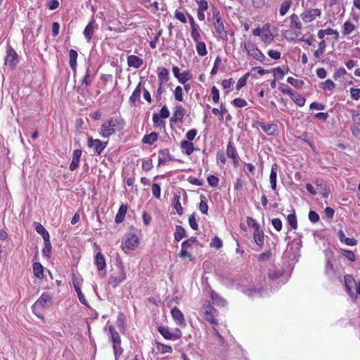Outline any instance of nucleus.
Here are the masks:
<instances>
[{
  "mask_svg": "<svg viewBox=\"0 0 360 360\" xmlns=\"http://www.w3.org/2000/svg\"><path fill=\"white\" fill-rule=\"evenodd\" d=\"M124 127L123 121L117 117H111L101 125L99 133L103 138L114 134L116 131H121Z\"/></svg>",
  "mask_w": 360,
  "mask_h": 360,
  "instance_id": "f257e3e1",
  "label": "nucleus"
},
{
  "mask_svg": "<svg viewBox=\"0 0 360 360\" xmlns=\"http://www.w3.org/2000/svg\"><path fill=\"white\" fill-rule=\"evenodd\" d=\"M52 304V297L49 293L44 292L32 306V310L38 317H40V316L37 314L36 311L39 308H49Z\"/></svg>",
  "mask_w": 360,
  "mask_h": 360,
  "instance_id": "f03ea898",
  "label": "nucleus"
},
{
  "mask_svg": "<svg viewBox=\"0 0 360 360\" xmlns=\"http://www.w3.org/2000/svg\"><path fill=\"white\" fill-rule=\"evenodd\" d=\"M241 47H243L248 55L254 59L260 62L266 60L265 56L251 42L241 44Z\"/></svg>",
  "mask_w": 360,
  "mask_h": 360,
  "instance_id": "7ed1b4c3",
  "label": "nucleus"
},
{
  "mask_svg": "<svg viewBox=\"0 0 360 360\" xmlns=\"http://www.w3.org/2000/svg\"><path fill=\"white\" fill-rule=\"evenodd\" d=\"M203 313L205 314V318L210 323L214 325H217L218 323V321L216 319V316H218L217 311L211 305L210 302L208 301L205 302L203 304Z\"/></svg>",
  "mask_w": 360,
  "mask_h": 360,
  "instance_id": "20e7f679",
  "label": "nucleus"
},
{
  "mask_svg": "<svg viewBox=\"0 0 360 360\" xmlns=\"http://www.w3.org/2000/svg\"><path fill=\"white\" fill-rule=\"evenodd\" d=\"M126 279V274L124 269H120L117 272L110 274L108 280V284L113 288H116L119 284Z\"/></svg>",
  "mask_w": 360,
  "mask_h": 360,
  "instance_id": "39448f33",
  "label": "nucleus"
},
{
  "mask_svg": "<svg viewBox=\"0 0 360 360\" xmlns=\"http://www.w3.org/2000/svg\"><path fill=\"white\" fill-rule=\"evenodd\" d=\"M108 142H102L99 139H94L91 136L88 137L87 146L89 148H93L94 153L99 155L106 147Z\"/></svg>",
  "mask_w": 360,
  "mask_h": 360,
  "instance_id": "423d86ee",
  "label": "nucleus"
},
{
  "mask_svg": "<svg viewBox=\"0 0 360 360\" xmlns=\"http://www.w3.org/2000/svg\"><path fill=\"white\" fill-rule=\"evenodd\" d=\"M321 11L319 8H309L305 10L300 14L302 20L305 22L308 23L313 21L316 17H320Z\"/></svg>",
  "mask_w": 360,
  "mask_h": 360,
  "instance_id": "0eeeda50",
  "label": "nucleus"
},
{
  "mask_svg": "<svg viewBox=\"0 0 360 360\" xmlns=\"http://www.w3.org/2000/svg\"><path fill=\"white\" fill-rule=\"evenodd\" d=\"M158 331L159 333L165 338L167 340H178L181 336V332L179 329H176V333H172L169 331V330L164 326H159L158 327Z\"/></svg>",
  "mask_w": 360,
  "mask_h": 360,
  "instance_id": "6e6552de",
  "label": "nucleus"
},
{
  "mask_svg": "<svg viewBox=\"0 0 360 360\" xmlns=\"http://www.w3.org/2000/svg\"><path fill=\"white\" fill-rule=\"evenodd\" d=\"M18 54L15 51L9 47L6 51V56L5 58V65H8L11 67L13 68L18 63Z\"/></svg>",
  "mask_w": 360,
  "mask_h": 360,
  "instance_id": "1a4fd4ad",
  "label": "nucleus"
},
{
  "mask_svg": "<svg viewBox=\"0 0 360 360\" xmlns=\"http://www.w3.org/2000/svg\"><path fill=\"white\" fill-rule=\"evenodd\" d=\"M171 314H172L173 319L180 326L185 327L186 326V320L184 319V316L183 313L176 307H174L171 310Z\"/></svg>",
  "mask_w": 360,
  "mask_h": 360,
  "instance_id": "9d476101",
  "label": "nucleus"
},
{
  "mask_svg": "<svg viewBox=\"0 0 360 360\" xmlns=\"http://www.w3.org/2000/svg\"><path fill=\"white\" fill-rule=\"evenodd\" d=\"M325 274L329 279H333L336 275V271L334 268L333 264L330 259V257L326 255V262L325 265Z\"/></svg>",
  "mask_w": 360,
  "mask_h": 360,
  "instance_id": "9b49d317",
  "label": "nucleus"
},
{
  "mask_svg": "<svg viewBox=\"0 0 360 360\" xmlns=\"http://www.w3.org/2000/svg\"><path fill=\"white\" fill-rule=\"evenodd\" d=\"M226 154L229 158L232 159L234 166L237 167L238 165L239 157L236 148L232 146L231 141L227 145Z\"/></svg>",
  "mask_w": 360,
  "mask_h": 360,
  "instance_id": "f8f14e48",
  "label": "nucleus"
},
{
  "mask_svg": "<svg viewBox=\"0 0 360 360\" xmlns=\"http://www.w3.org/2000/svg\"><path fill=\"white\" fill-rule=\"evenodd\" d=\"M214 27L217 33L220 36L221 38H227V32L225 30V27L222 22V20L218 19L217 20L214 21Z\"/></svg>",
  "mask_w": 360,
  "mask_h": 360,
  "instance_id": "ddd939ff",
  "label": "nucleus"
},
{
  "mask_svg": "<svg viewBox=\"0 0 360 360\" xmlns=\"http://www.w3.org/2000/svg\"><path fill=\"white\" fill-rule=\"evenodd\" d=\"M143 63V59L134 56L130 55L127 57V64L129 67H134L135 68H139Z\"/></svg>",
  "mask_w": 360,
  "mask_h": 360,
  "instance_id": "4468645a",
  "label": "nucleus"
},
{
  "mask_svg": "<svg viewBox=\"0 0 360 360\" xmlns=\"http://www.w3.org/2000/svg\"><path fill=\"white\" fill-rule=\"evenodd\" d=\"M278 166L277 164L274 163L271 166V173L269 176V180L271 184V187L273 191L276 189V176H277V171Z\"/></svg>",
  "mask_w": 360,
  "mask_h": 360,
  "instance_id": "2eb2a0df",
  "label": "nucleus"
},
{
  "mask_svg": "<svg viewBox=\"0 0 360 360\" xmlns=\"http://www.w3.org/2000/svg\"><path fill=\"white\" fill-rule=\"evenodd\" d=\"M141 92V82H139L134 89L132 95L129 98V103L131 106H135L136 102L139 101Z\"/></svg>",
  "mask_w": 360,
  "mask_h": 360,
  "instance_id": "dca6fc26",
  "label": "nucleus"
},
{
  "mask_svg": "<svg viewBox=\"0 0 360 360\" xmlns=\"http://www.w3.org/2000/svg\"><path fill=\"white\" fill-rule=\"evenodd\" d=\"M95 264L99 271H101L105 269L106 264L104 256L101 252H97L94 259Z\"/></svg>",
  "mask_w": 360,
  "mask_h": 360,
  "instance_id": "f3484780",
  "label": "nucleus"
},
{
  "mask_svg": "<svg viewBox=\"0 0 360 360\" xmlns=\"http://www.w3.org/2000/svg\"><path fill=\"white\" fill-rule=\"evenodd\" d=\"M259 125L261 129L269 135L275 134L278 130L277 126L274 124L260 122Z\"/></svg>",
  "mask_w": 360,
  "mask_h": 360,
  "instance_id": "a211bd4d",
  "label": "nucleus"
},
{
  "mask_svg": "<svg viewBox=\"0 0 360 360\" xmlns=\"http://www.w3.org/2000/svg\"><path fill=\"white\" fill-rule=\"evenodd\" d=\"M184 109L181 105H176L173 116L171 119L172 121L181 122L184 116Z\"/></svg>",
  "mask_w": 360,
  "mask_h": 360,
  "instance_id": "6ab92c4d",
  "label": "nucleus"
},
{
  "mask_svg": "<svg viewBox=\"0 0 360 360\" xmlns=\"http://www.w3.org/2000/svg\"><path fill=\"white\" fill-rule=\"evenodd\" d=\"M291 29H296L300 30L302 28V25L300 21L299 17L297 14L292 13L290 16Z\"/></svg>",
  "mask_w": 360,
  "mask_h": 360,
  "instance_id": "aec40b11",
  "label": "nucleus"
},
{
  "mask_svg": "<svg viewBox=\"0 0 360 360\" xmlns=\"http://www.w3.org/2000/svg\"><path fill=\"white\" fill-rule=\"evenodd\" d=\"M127 210V205L122 204L119 208L118 212L115 216V221L117 224L121 223L123 221L126 212Z\"/></svg>",
  "mask_w": 360,
  "mask_h": 360,
  "instance_id": "412c9836",
  "label": "nucleus"
},
{
  "mask_svg": "<svg viewBox=\"0 0 360 360\" xmlns=\"http://www.w3.org/2000/svg\"><path fill=\"white\" fill-rule=\"evenodd\" d=\"M94 74L92 70L90 69L89 66L86 70V73L82 81V86L85 85V86H88L91 84L92 78L94 77Z\"/></svg>",
  "mask_w": 360,
  "mask_h": 360,
  "instance_id": "4be33fe9",
  "label": "nucleus"
},
{
  "mask_svg": "<svg viewBox=\"0 0 360 360\" xmlns=\"http://www.w3.org/2000/svg\"><path fill=\"white\" fill-rule=\"evenodd\" d=\"M138 238L135 235H133L125 240L124 246L129 250H133L138 246Z\"/></svg>",
  "mask_w": 360,
  "mask_h": 360,
  "instance_id": "5701e85b",
  "label": "nucleus"
},
{
  "mask_svg": "<svg viewBox=\"0 0 360 360\" xmlns=\"http://www.w3.org/2000/svg\"><path fill=\"white\" fill-rule=\"evenodd\" d=\"M78 54L77 52L74 49H70L69 51V58H70V66L73 71H76L77 68V58Z\"/></svg>",
  "mask_w": 360,
  "mask_h": 360,
  "instance_id": "b1692460",
  "label": "nucleus"
},
{
  "mask_svg": "<svg viewBox=\"0 0 360 360\" xmlns=\"http://www.w3.org/2000/svg\"><path fill=\"white\" fill-rule=\"evenodd\" d=\"M34 227L36 231L43 237L44 240H47L48 238H50L49 232L40 223L34 222Z\"/></svg>",
  "mask_w": 360,
  "mask_h": 360,
  "instance_id": "393cba45",
  "label": "nucleus"
},
{
  "mask_svg": "<svg viewBox=\"0 0 360 360\" xmlns=\"http://www.w3.org/2000/svg\"><path fill=\"white\" fill-rule=\"evenodd\" d=\"M158 134L155 131H153L150 134L145 135L143 137L142 142L144 143L152 145L158 140Z\"/></svg>",
  "mask_w": 360,
  "mask_h": 360,
  "instance_id": "a878e982",
  "label": "nucleus"
},
{
  "mask_svg": "<svg viewBox=\"0 0 360 360\" xmlns=\"http://www.w3.org/2000/svg\"><path fill=\"white\" fill-rule=\"evenodd\" d=\"M181 148L186 150V153L188 155H190L194 151L193 143L187 140H184L181 142Z\"/></svg>",
  "mask_w": 360,
  "mask_h": 360,
  "instance_id": "bb28decb",
  "label": "nucleus"
},
{
  "mask_svg": "<svg viewBox=\"0 0 360 360\" xmlns=\"http://www.w3.org/2000/svg\"><path fill=\"white\" fill-rule=\"evenodd\" d=\"M174 240L176 241H180L183 238L186 237V230L180 225L176 226V231L174 233Z\"/></svg>",
  "mask_w": 360,
  "mask_h": 360,
  "instance_id": "cd10ccee",
  "label": "nucleus"
},
{
  "mask_svg": "<svg viewBox=\"0 0 360 360\" xmlns=\"http://www.w3.org/2000/svg\"><path fill=\"white\" fill-rule=\"evenodd\" d=\"M211 298H212V302L217 305L224 307L226 304V301L224 299H223L222 297H221L219 295V294H217L214 291H212Z\"/></svg>",
  "mask_w": 360,
  "mask_h": 360,
  "instance_id": "c85d7f7f",
  "label": "nucleus"
},
{
  "mask_svg": "<svg viewBox=\"0 0 360 360\" xmlns=\"http://www.w3.org/2000/svg\"><path fill=\"white\" fill-rule=\"evenodd\" d=\"M33 272L37 278L41 279L44 278V266L40 263H34Z\"/></svg>",
  "mask_w": 360,
  "mask_h": 360,
  "instance_id": "c756f323",
  "label": "nucleus"
},
{
  "mask_svg": "<svg viewBox=\"0 0 360 360\" xmlns=\"http://www.w3.org/2000/svg\"><path fill=\"white\" fill-rule=\"evenodd\" d=\"M292 4V0H283L279 8V13L281 16L285 15L288 13Z\"/></svg>",
  "mask_w": 360,
  "mask_h": 360,
  "instance_id": "7c9ffc66",
  "label": "nucleus"
},
{
  "mask_svg": "<svg viewBox=\"0 0 360 360\" xmlns=\"http://www.w3.org/2000/svg\"><path fill=\"white\" fill-rule=\"evenodd\" d=\"M109 332L112 344L121 343L120 336L112 326H109Z\"/></svg>",
  "mask_w": 360,
  "mask_h": 360,
  "instance_id": "2f4dec72",
  "label": "nucleus"
},
{
  "mask_svg": "<svg viewBox=\"0 0 360 360\" xmlns=\"http://www.w3.org/2000/svg\"><path fill=\"white\" fill-rule=\"evenodd\" d=\"M255 242L259 246L263 245L264 242V231L262 229L254 231Z\"/></svg>",
  "mask_w": 360,
  "mask_h": 360,
  "instance_id": "473e14b6",
  "label": "nucleus"
},
{
  "mask_svg": "<svg viewBox=\"0 0 360 360\" xmlns=\"http://www.w3.org/2000/svg\"><path fill=\"white\" fill-rule=\"evenodd\" d=\"M345 285L346 288V291L348 293L352 292V288L353 285L355 283V280L351 275H346L345 276Z\"/></svg>",
  "mask_w": 360,
  "mask_h": 360,
  "instance_id": "72a5a7b5",
  "label": "nucleus"
},
{
  "mask_svg": "<svg viewBox=\"0 0 360 360\" xmlns=\"http://www.w3.org/2000/svg\"><path fill=\"white\" fill-rule=\"evenodd\" d=\"M141 3L146 8L152 9L154 13L159 9V4L157 1L152 2L151 0H142Z\"/></svg>",
  "mask_w": 360,
  "mask_h": 360,
  "instance_id": "f704fd0d",
  "label": "nucleus"
},
{
  "mask_svg": "<svg viewBox=\"0 0 360 360\" xmlns=\"http://www.w3.org/2000/svg\"><path fill=\"white\" fill-rule=\"evenodd\" d=\"M263 34H262V41L264 43L269 44L274 39V37L269 31V28L265 29L264 27L262 29Z\"/></svg>",
  "mask_w": 360,
  "mask_h": 360,
  "instance_id": "c9c22d12",
  "label": "nucleus"
},
{
  "mask_svg": "<svg viewBox=\"0 0 360 360\" xmlns=\"http://www.w3.org/2000/svg\"><path fill=\"white\" fill-rule=\"evenodd\" d=\"M173 205L179 215L183 214V207L180 203V195L175 194L174 196Z\"/></svg>",
  "mask_w": 360,
  "mask_h": 360,
  "instance_id": "e433bc0d",
  "label": "nucleus"
},
{
  "mask_svg": "<svg viewBox=\"0 0 360 360\" xmlns=\"http://www.w3.org/2000/svg\"><path fill=\"white\" fill-rule=\"evenodd\" d=\"M196 51L198 55L200 56H205L207 55V52L205 42L200 41L196 42Z\"/></svg>",
  "mask_w": 360,
  "mask_h": 360,
  "instance_id": "4c0bfd02",
  "label": "nucleus"
},
{
  "mask_svg": "<svg viewBox=\"0 0 360 360\" xmlns=\"http://www.w3.org/2000/svg\"><path fill=\"white\" fill-rule=\"evenodd\" d=\"M94 33V26H93V22H90L85 27L84 31V34L87 41H89L93 35Z\"/></svg>",
  "mask_w": 360,
  "mask_h": 360,
  "instance_id": "58836bf2",
  "label": "nucleus"
},
{
  "mask_svg": "<svg viewBox=\"0 0 360 360\" xmlns=\"http://www.w3.org/2000/svg\"><path fill=\"white\" fill-rule=\"evenodd\" d=\"M287 220L292 229L297 228V220L295 212L288 215Z\"/></svg>",
  "mask_w": 360,
  "mask_h": 360,
  "instance_id": "ea45409f",
  "label": "nucleus"
},
{
  "mask_svg": "<svg viewBox=\"0 0 360 360\" xmlns=\"http://www.w3.org/2000/svg\"><path fill=\"white\" fill-rule=\"evenodd\" d=\"M159 79L161 81V84L163 82H167L169 79V71L165 68H161L158 73Z\"/></svg>",
  "mask_w": 360,
  "mask_h": 360,
  "instance_id": "a19ab883",
  "label": "nucleus"
},
{
  "mask_svg": "<svg viewBox=\"0 0 360 360\" xmlns=\"http://www.w3.org/2000/svg\"><path fill=\"white\" fill-rule=\"evenodd\" d=\"M287 82H288V83L290 84L291 85H292L293 86H295L297 89L302 88V86L304 85V82L302 80L298 79H295L292 77H289L287 79Z\"/></svg>",
  "mask_w": 360,
  "mask_h": 360,
  "instance_id": "79ce46f5",
  "label": "nucleus"
},
{
  "mask_svg": "<svg viewBox=\"0 0 360 360\" xmlns=\"http://www.w3.org/2000/svg\"><path fill=\"white\" fill-rule=\"evenodd\" d=\"M354 29H355V26L354 25V24L350 22L349 21H346L343 25L342 34L344 35L349 34L351 32H352L354 30Z\"/></svg>",
  "mask_w": 360,
  "mask_h": 360,
  "instance_id": "37998d69",
  "label": "nucleus"
},
{
  "mask_svg": "<svg viewBox=\"0 0 360 360\" xmlns=\"http://www.w3.org/2000/svg\"><path fill=\"white\" fill-rule=\"evenodd\" d=\"M44 240V247L42 250V252L44 256L49 257L51 252V249H52V246L50 243V238H48L47 240Z\"/></svg>",
  "mask_w": 360,
  "mask_h": 360,
  "instance_id": "c03bdc74",
  "label": "nucleus"
},
{
  "mask_svg": "<svg viewBox=\"0 0 360 360\" xmlns=\"http://www.w3.org/2000/svg\"><path fill=\"white\" fill-rule=\"evenodd\" d=\"M271 72L274 73V77L277 79H282L285 75V72L279 67L271 69Z\"/></svg>",
  "mask_w": 360,
  "mask_h": 360,
  "instance_id": "a18cd8bd",
  "label": "nucleus"
},
{
  "mask_svg": "<svg viewBox=\"0 0 360 360\" xmlns=\"http://www.w3.org/2000/svg\"><path fill=\"white\" fill-rule=\"evenodd\" d=\"M317 189L323 198H326L328 197L329 190L327 188V186L325 184H317Z\"/></svg>",
  "mask_w": 360,
  "mask_h": 360,
  "instance_id": "49530a36",
  "label": "nucleus"
},
{
  "mask_svg": "<svg viewBox=\"0 0 360 360\" xmlns=\"http://www.w3.org/2000/svg\"><path fill=\"white\" fill-rule=\"evenodd\" d=\"M247 224L248 225V226L253 228L255 229L254 231L261 229L260 225L252 217H247Z\"/></svg>",
  "mask_w": 360,
  "mask_h": 360,
  "instance_id": "de8ad7c7",
  "label": "nucleus"
},
{
  "mask_svg": "<svg viewBox=\"0 0 360 360\" xmlns=\"http://www.w3.org/2000/svg\"><path fill=\"white\" fill-rule=\"evenodd\" d=\"M249 76H250V73L247 72L246 74H245L243 77H241L238 79L237 84H236L237 90H239L240 89H241L242 87L245 86L247 79L249 77Z\"/></svg>",
  "mask_w": 360,
  "mask_h": 360,
  "instance_id": "09e8293b",
  "label": "nucleus"
},
{
  "mask_svg": "<svg viewBox=\"0 0 360 360\" xmlns=\"http://www.w3.org/2000/svg\"><path fill=\"white\" fill-rule=\"evenodd\" d=\"M205 197L203 195L200 196V202L199 205V209L202 214H207L208 205L205 200Z\"/></svg>",
  "mask_w": 360,
  "mask_h": 360,
  "instance_id": "8fccbe9b",
  "label": "nucleus"
},
{
  "mask_svg": "<svg viewBox=\"0 0 360 360\" xmlns=\"http://www.w3.org/2000/svg\"><path fill=\"white\" fill-rule=\"evenodd\" d=\"M191 78V74L188 71H184L180 74V76L177 78L181 84H185L187 81Z\"/></svg>",
  "mask_w": 360,
  "mask_h": 360,
  "instance_id": "3c124183",
  "label": "nucleus"
},
{
  "mask_svg": "<svg viewBox=\"0 0 360 360\" xmlns=\"http://www.w3.org/2000/svg\"><path fill=\"white\" fill-rule=\"evenodd\" d=\"M232 104L237 108H243L245 107L248 105V103L243 98H237L233 100Z\"/></svg>",
  "mask_w": 360,
  "mask_h": 360,
  "instance_id": "603ef678",
  "label": "nucleus"
},
{
  "mask_svg": "<svg viewBox=\"0 0 360 360\" xmlns=\"http://www.w3.org/2000/svg\"><path fill=\"white\" fill-rule=\"evenodd\" d=\"M74 286H75V290L77 293L78 298H79L80 302L84 305H87V302L86 301L84 295H83V293L81 291L80 288L78 285H77L75 283L74 284Z\"/></svg>",
  "mask_w": 360,
  "mask_h": 360,
  "instance_id": "864d4df0",
  "label": "nucleus"
},
{
  "mask_svg": "<svg viewBox=\"0 0 360 360\" xmlns=\"http://www.w3.org/2000/svg\"><path fill=\"white\" fill-rule=\"evenodd\" d=\"M174 98L178 101H183V90L180 86L175 88Z\"/></svg>",
  "mask_w": 360,
  "mask_h": 360,
  "instance_id": "5fc2aeb1",
  "label": "nucleus"
},
{
  "mask_svg": "<svg viewBox=\"0 0 360 360\" xmlns=\"http://www.w3.org/2000/svg\"><path fill=\"white\" fill-rule=\"evenodd\" d=\"M158 349L161 350V352L162 354L172 353V348L171 346L161 344V343H158Z\"/></svg>",
  "mask_w": 360,
  "mask_h": 360,
  "instance_id": "6e6d98bb",
  "label": "nucleus"
},
{
  "mask_svg": "<svg viewBox=\"0 0 360 360\" xmlns=\"http://www.w3.org/2000/svg\"><path fill=\"white\" fill-rule=\"evenodd\" d=\"M114 354L115 356V360H117V356L121 355L122 353V348L121 347V343L112 344Z\"/></svg>",
  "mask_w": 360,
  "mask_h": 360,
  "instance_id": "4d7b16f0",
  "label": "nucleus"
},
{
  "mask_svg": "<svg viewBox=\"0 0 360 360\" xmlns=\"http://www.w3.org/2000/svg\"><path fill=\"white\" fill-rule=\"evenodd\" d=\"M347 74V71L344 68H340L338 69L334 73L333 77L335 80L338 79L341 77Z\"/></svg>",
  "mask_w": 360,
  "mask_h": 360,
  "instance_id": "13d9d810",
  "label": "nucleus"
},
{
  "mask_svg": "<svg viewBox=\"0 0 360 360\" xmlns=\"http://www.w3.org/2000/svg\"><path fill=\"white\" fill-rule=\"evenodd\" d=\"M221 63V59L219 56H217V58L215 59V61H214V66L211 70V72L210 74L212 75H214L217 73L218 72V68H219V65Z\"/></svg>",
  "mask_w": 360,
  "mask_h": 360,
  "instance_id": "bf43d9fd",
  "label": "nucleus"
},
{
  "mask_svg": "<svg viewBox=\"0 0 360 360\" xmlns=\"http://www.w3.org/2000/svg\"><path fill=\"white\" fill-rule=\"evenodd\" d=\"M207 182L212 187H217L219 184V179L214 175H210L207 177Z\"/></svg>",
  "mask_w": 360,
  "mask_h": 360,
  "instance_id": "052dcab7",
  "label": "nucleus"
},
{
  "mask_svg": "<svg viewBox=\"0 0 360 360\" xmlns=\"http://www.w3.org/2000/svg\"><path fill=\"white\" fill-rule=\"evenodd\" d=\"M160 192H161V188H160V185L158 184H153V186H152V193H153V195L156 198H160Z\"/></svg>",
  "mask_w": 360,
  "mask_h": 360,
  "instance_id": "680f3d73",
  "label": "nucleus"
},
{
  "mask_svg": "<svg viewBox=\"0 0 360 360\" xmlns=\"http://www.w3.org/2000/svg\"><path fill=\"white\" fill-rule=\"evenodd\" d=\"M211 93L212 94V100L214 103H218L219 101V91L218 89L213 86L211 89Z\"/></svg>",
  "mask_w": 360,
  "mask_h": 360,
  "instance_id": "e2e57ef3",
  "label": "nucleus"
},
{
  "mask_svg": "<svg viewBox=\"0 0 360 360\" xmlns=\"http://www.w3.org/2000/svg\"><path fill=\"white\" fill-rule=\"evenodd\" d=\"M291 98L293 100V101L299 106H304L305 104L306 99L301 96H297L294 97L292 96Z\"/></svg>",
  "mask_w": 360,
  "mask_h": 360,
  "instance_id": "0e129e2a",
  "label": "nucleus"
},
{
  "mask_svg": "<svg viewBox=\"0 0 360 360\" xmlns=\"http://www.w3.org/2000/svg\"><path fill=\"white\" fill-rule=\"evenodd\" d=\"M188 222H189V225L191 227L192 229L193 230H198V225L195 221V214H193L189 216L188 217Z\"/></svg>",
  "mask_w": 360,
  "mask_h": 360,
  "instance_id": "69168bd1",
  "label": "nucleus"
},
{
  "mask_svg": "<svg viewBox=\"0 0 360 360\" xmlns=\"http://www.w3.org/2000/svg\"><path fill=\"white\" fill-rule=\"evenodd\" d=\"M271 222H272V225H273L274 228L276 231H280L282 229L283 225H282V221L280 219L274 218L272 219Z\"/></svg>",
  "mask_w": 360,
  "mask_h": 360,
  "instance_id": "338daca9",
  "label": "nucleus"
},
{
  "mask_svg": "<svg viewBox=\"0 0 360 360\" xmlns=\"http://www.w3.org/2000/svg\"><path fill=\"white\" fill-rule=\"evenodd\" d=\"M350 94L353 99L358 100L360 98V89L351 88Z\"/></svg>",
  "mask_w": 360,
  "mask_h": 360,
  "instance_id": "774afa93",
  "label": "nucleus"
}]
</instances>
